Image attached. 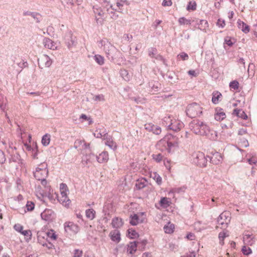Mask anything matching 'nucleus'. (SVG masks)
Masks as SVG:
<instances>
[{"label":"nucleus","instance_id":"nucleus-1","mask_svg":"<svg viewBox=\"0 0 257 257\" xmlns=\"http://www.w3.org/2000/svg\"><path fill=\"white\" fill-rule=\"evenodd\" d=\"M101 46L104 47V50L106 57L111 61H114L121 58L122 54L116 48L112 45L106 39L99 42Z\"/></svg>","mask_w":257,"mask_h":257},{"label":"nucleus","instance_id":"nucleus-2","mask_svg":"<svg viewBox=\"0 0 257 257\" xmlns=\"http://www.w3.org/2000/svg\"><path fill=\"white\" fill-rule=\"evenodd\" d=\"M191 130L196 134L206 135L209 132V127L202 121L194 119L189 123Z\"/></svg>","mask_w":257,"mask_h":257},{"label":"nucleus","instance_id":"nucleus-3","mask_svg":"<svg viewBox=\"0 0 257 257\" xmlns=\"http://www.w3.org/2000/svg\"><path fill=\"white\" fill-rule=\"evenodd\" d=\"M186 114L191 118H195L199 116L202 113V108L197 103H193L189 104L186 108Z\"/></svg>","mask_w":257,"mask_h":257},{"label":"nucleus","instance_id":"nucleus-4","mask_svg":"<svg viewBox=\"0 0 257 257\" xmlns=\"http://www.w3.org/2000/svg\"><path fill=\"white\" fill-rule=\"evenodd\" d=\"M193 162L200 167H205L207 163V159L204 154L201 152H195L192 155Z\"/></svg>","mask_w":257,"mask_h":257},{"label":"nucleus","instance_id":"nucleus-5","mask_svg":"<svg viewBox=\"0 0 257 257\" xmlns=\"http://www.w3.org/2000/svg\"><path fill=\"white\" fill-rule=\"evenodd\" d=\"M42 165L43 167L42 168L37 167L35 172H34V176L38 180L46 178L48 175V171L46 170V167L47 165L45 164H42Z\"/></svg>","mask_w":257,"mask_h":257},{"label":"nucleus","instance_id":"nucleus-6","mask_svg":"<svg viewBox=\"0 0 257 257\" xmlns=\"http://www.w3.org/2000/svg\"><path fill=\"white\" fill-rule=\"evenodd\" d=\"M229 215V212L227 211L221 213L217 218V221L218 223L223 226V227H226L230 221Z\"/></svg>","mask_w":257,"mask_h":257},{"label":"nucleus","instance_id":"nucleus-7","mask_svg":"<svg viewBox=\"0 0 257 257\" xmlns=\"http://www.w3.org/2000/svg\"><path fill=\"white\" fill-rule=\"evenodd\" d=\"M38 63L39 67L42 68L44 66L47 67H50L52 64V61L48 56L43 55L40 58L38 59Z\"/></svg>","mask_w":257,"mask_h":257},{"label":"nucleus","instance_id":"nucleus-8","mask_svg":"<svg viewBox=\"0 0 257 257\" xmlns=\"http://www.w3.org/2000/svg\"><path fill=\"white\" fill-rule=\"evenodd\" d=\"M129 3L128 1L126 0H120L119 1H117L116 3V7L112 5V4H109V7L111 8V10H114L115 11H117L120 13H122L123 11V7L125 6H128Z\"/></svg>","mask_w":257,"mask_h":257},{"label":"nucleus","instance_id":"nucleus-9","mask_svg":"<svg viewBox=\"0 0 257 257\" xmlns=\"http://www.w3.org/2000/svg\"><path fill=\"white\" fill-rule=\"evenodd\" d=\"M209 158L210 162L214 165H218L220 164L222 161V156L221 154L215 152L214 153H211V156H207Z\"/></svg>","mask_w":257,"mask_h":257},{"label":"nucleus","instance_id":"nucleus-10","mask_svg":"<svg viewBox=\"0 0 257 257\" xmlns=\"http://www.w3.org/2000/svg\"><path fill=\"white\" fill-rule=\"evenodd\" d=\"M145 128L148 131L151 132L157 135L160 134L162 132L161 128L160 126L155 125L152 123L145 124Z\"/></svg>","mask_w":257,"mask_h":257},{"label":"nucleus","instance_id":"nucleus-11","mask_svg":"<svg viewBox=\"0 0 257 257\" xmlns=\"http://www.w3.org/2000/svg\"><path fill=\"white\" fill-rule=\"evenodd\" d=\"M24 16H30L32 17L36 23H39L42 19L41 16L37 13L32 12L30 11H25L23 14Z\"/></svg>","mask_w":257,"mask_h":257},{"label":"nucleus","instance_id":"nucleus-12","mask_svg":"<svg viewBox=\"0 0 257 257\" xmlns=\"http://www.w3.org/2000/svg\"><path fill=\"white\" fill-rule=\"evenodd\" d=\"M92 156L95 157L97 161L100 163L106 162L108 160V154L106 152H103L98 156H95L94 154H92Z\"/></svg>","mask_w":257,"mask_h":257},{"label":"nucleus","instance_id":"nucleus-13","mask_svg":"<svg viewBox=\"0 0 257 257\" xmlns=\"http://www.w3.org/2000/svg\"><path fill=\"white\" fill-rule=\"evenodd\" d=\"M109 236L112 241L116 243L119 242L120 240V234L118 230L115 229L111 231L109 233Z\"/></svg>","mask_w":257,"mask_h":257},{"label":"nucleus","instance_id":"nucleus-14","mask_svg":"<svg viewBox=\"0 0 257 257\" xmlns=\"http://www.w3.org/2000/svg\"><path fill=\"white\" fill-rule=\"evenodd\" d=\"M43 43L45 48L52 50L56 48L55 43L48 38H45Z\"/></svg>","mask_w":257,"mask_h":257},{"label":"nucleus","instance_id":"nucleus-15","mask_svg":"<svg viewBox=\"0 0 257 257\" xmlns=\"http://www.w3.org/2000/svg\"><path fill=\"white\" fill-rule=\"evenodd\" d=\"M243 241L245 244L251 245L254 242V237L252 234H243Z\"/></svg>","mask_w":257,"mask_h":257},{"label":"nucleus","instance_id":"nucleus-16","mask_svg":"<svg viewBox=\"0 0 257 257\" xmlns=\"http://www.w3.org/2000/svg\"><path fill=\"white\" fill-rule=\"evenodd\" d=\"M238 27L244 33H247L249 32V26L241 21L240 20L237 21Z\"/></svg>","mask_w":257,"mask_h":257},{"label":"nucleus","instance_id":"nucleus-17","mask_svg":"<svg viewBox=\"0 0 257 257\" xmlns=\"http://www.w3.org/2000/svg\"><path fill=\"white\" fill-rule=\"evenodd\" d=\"M111 225L113 228H115L121 227L123 225L121 218L117 217L114 218L112 220Z\"/></svg>","mask_w":257,"mask_h":257},{"label":"nucleus","instance_id":"nucleus-18","mask_svg":"<svg viewBox=\"0 0 257 257\" xmlns=\"http://www.w3.org/2000/svg\"><path fill=\"white\" fill-rule=\"evenodd\" d=\"M147 184V181L145 178L138 180L136 183V187L138 190H141L145 187Z\"/></svg>","mask_w":257,"mask_h":257},{"label":"nucleus","instance_id":"nucleus-19","mask_svg":"<svg viewBox=\"0 0 257 257\" xmlns=\"http://www.w3.org/2000/svg\"><path fill=\"white\" fill-rule=\"evenodd\" d=\"M137 241L131 242L127 245V251L131 254L134 253L137 250Z\"/></svg>","mask_w":257,"mask_h":257},{"label":"nucleus","instance_id":"nucleus-20","mask_svg":"<svg viewBox=\"0 0 257 257\" xmlns=\"http://www.w3.org/2000/svg\"><path fill=\"white\" fill-rule=\"evenodd\" d=\"M65 229L66 231L70 230L74 233H77L79 230V227L77 225L71 222H69L68 224L65 226Z\"/></svg>","mask_w":257,"mask_h":257},{"label":"nucleus","instance_id":"nucleus-21","mask_svg":"<svg viewBox=\"0 0 257 257\" xmlns=\"http://www.w3.org/2000/svg\"><path fill=\"white\" fill-rule=\"evenodd\" d=\"M139 216L137 214H133L130 216V223L134 226L137 225L139 223Z\"/></svg>","mask_w":257,"mask_h":257},{"label":"nucleus","instance_id":"nucleus-22","mask_svg":"<svg viewBox=\"0 0 257 257\" xmlns=\"http://www.w3.org/2000/svg\"><path fill=\"white\" fill-rule=\"evenodd\" d=\"M166 144H167V147H168V149H169V150H170L171 148L172 147H174V146H177V143H172L171 142H168L167 140H166V139L165 138L159 141L158 144L159 145H162V144L165 145Z\"/></svg>","mask_w":257,"mask_h":257},{"label":"nucleus","instance_id":"nucleus-23","mask_svg":"<svg viewBox=\"0 0 257 257\" xmlns=\"http://www.w3.org/2000/svg\"><path fill=\"white\" fill-rule=\"evenodd\" d=\"M105 139H106V141L105 142V144L108 146L111 149L114 150L116 148V143H114L111 138H108L107 136L106 137Z\"/></svg>","mask_w":257,"mask_h":257},{"label":"nucleus","instance_id":"nucleus-24","mask_svg":"<svg viewBox=\"0 0 257 257\" xmlns=\"http://www.w3.org/2000/svg\"><path fill=\"white\" fill-rule=\"evenodd\" d=\"M120 74L121 76L125 81H129L131 78V75L128 73V71L125 69H120Z\"/></svg>","mask_w":257,"mask_h":257},{"label":"nucleus","instance_id":"nucleus-25","mask_svg":"<svg viewBox=\"0 0 257 257\" xmlns=\"http://www.w3.org/2000/svg\"><path fill=\"white\" fill-rule=\"evenodd\" d=\"M93 12L95 15V19L97 21V23H98L99 18H97V16H102L104 13L100 8H97V7L94 6L93 7Z\"/></svg>","mask_w":257,"mask_h":257},{"label":"nucleus","instance_id":"nucleus-26","mask_svg":"<svg viewBox=\"0 0 257 257\" xmlns=\"http://www.w3.org/2000/svg\"><path fill=\"white\" fill-rule=\"evenodd\" d=\"M85 214L87 218L92 220L95 217V211L93 209H88L86 210Z\"/></svg>","mask_w":257,"mask_h":257},{"label":"nucleus","instance_id":"nucleus-27","mask_svg":"<svg viewBox=\"0 0 257 257\" xmlns=\"http://www.w3.org/2000/svg\"><path fill=\"white\" fill-rule=\"evenodd\" d=\"M59 201L65 207H68L71 202L70 200L68 198L67 196L61 197Z\"/></svg>","mask_w":257,"mask_h":257},{"label":"nucleus","instance_id":"nucleus-28","mask_svg":"<svg viewBox=\"0 0 257 257\" xmlns=\"http://www.w3.org/2000/svg\"><path fill=\"white\" fill-rule=\"evenodd\" d=\"M174 225L169 222L164 227V231L167 233H172L174 231Z\"/></svg>","mask_w":257,"mask_h":257},{"label":"nucleus","instance_id":"nucleus-29","mask_svg":"<svg viewBox=\"0 0 257 257\" xmlns=\"http://www.w3.org/2000/svg\"><path fill=\"white\" fill-rule=\"evenodd\" d=\"M221 94L218 92H215L213 93V96L212 98V101L214 104H217L218 102L219 98L221 96Z\"/></svg>","mask_w":257,"mask_h":257},{"label":"nucleus","instance_id":"nucleus-30","mask_svg":"<svg viewBox=\"0 0 257 257\" xmlns=\"http://www.w3.org/2000/svg\"><path fill=\"white\" fill-rule=\"evenodd\" d=\"M50 141V136L47 134L45 135L44 136H43V137H42L41 142H42V144L44 146H47L49 144Z\"/></svg>","mask_w":257,"mask_h":257},{"label":"nucleus","instance_id":"nucleus-31","mask_svg":"<svg viewBox=\"0 0 257 257\" xmlns=\"http://www.w3.org/2000/svg\"><path fill=\"white\" fill-rule=\"evenodd\" d=\"M182 125L179 123H178L177 124L171 123L170 125H169L168 128L169 129L172 130L175 132H177L180 130Z\"/></svg>","mask_w":257,"mask_h":257},{"label":"nucleus","instance_id":"nucleus-32","mask_svg":"<svg viewBox=\"0 0 257 257\" xmlns=\"http://www.w3.org/2000/svg\"><path fill=\"white\" fill-rule=\"evenodd\" d=\"M194 21H191V20H188L186 19L185 17L180 18L178 20V22L180 25H191L192 22Z\"/></svg>","mask_w":257,"mask_h":257},{"label":"nucleus","instance_id":"nucleus-33","mask_svg":"<svg viewBox=\"0 0 257 257\" xmlns=\"http://www.w3.org/2000/svg\"><path fill=\"white\" fill-rule=\"evenodd\" d=\"M158 54V51L156 48L151 47L148 49L149 56L151 58H155Z\"/></svg>","mask_w":257,"mask_h":257},{"label":"nucleus","instance_id":"nucleus-34","mask_svg":"<svg viewBox=\"0 0 257 257\" xmlns=\"http://www.w3.org/2000/svg\"><path fill=\"white\" fill-rule=\"evenodd\" d=\"M64 2L67 5V8L70 9L74 13H77L74 8V3L73 0H63Z\"/></svg>","mask_w":257,"mask_h":257},{"label":"nucleus","instance_id":"nucleus-35","mask_svg":"<svg viewBox=\"0 0 257 257\" xmlns=\"http://www.w3.org/2000/svg\"><path fill=\"white\" fill-rule=\"evenodd\" d=\"M161 84L158 82L151 81L149 82V86L155 91L158 90V88Z\"/></svg>","mask_w":257,"mask_h":257},{"label":"nucleus","instance_id":"nucleus-36","mask_svg":"<svg viewBox=\"0 0 257 257\" xmlns=\"http://www.w3.org/2000/svg\"><path fill=\"white\" fill-rule=\"evenodd\" d=\"M95 61L99 64L102 65L104 63V58L99 55H96L94 57Z\"/></svg>","mask_w":257,"mask_h":257},{"label":"nucleus","instance_id":"nucleus-37","mask_svg":"<svg viewBox=\"0 0 257 257\" xmlns=\"http://www.w3.org/2000/svg\"><path fill=\"white\" fill-rule=\"evenodd\" d=\"M226 117L225 112H219V114H215L214 118L217 121H221Z\"/></svg>","mask_w":257,"mask_h":257},{"label":"nucleus","instance_id":"nucleus-38","mask_svg":"<svg viewBox=\"0 0 257 257\" xmlns=\"http://www.w3.org/2000/svg\"><path fill=\"white\" fill-rule=\"evenodd\" d=\"M127 232L132 238H135L138 236H139L138 233L134 229H128L127 230Z\"/></svg>","mask_w":257,"mask_h":257},{"label":"nucleus","instance_id":"nucleus-39","mask_svg":"<svg viewBox=\"0 0 257 257\" xmlns=\"http://www.w3.org/2000/svg\"><path fill=\"white\" fill-rule=\"evenodd\" d=\"M229 87L234 90H237L238 89L239 83L237 80L232 81L229 83Z\"/></svg>","mask_w":257,"mask_h":257},{"label":"nucleus","instance_id":"nucleus-40","mask_svg":"<svg viewBox=\"0 0 257 257\" xmlns=\"http://www.w3.org/2000/svg\"><path fill=\"white\" fill-rule=\"evenodd\" d=\"M159 203L162 207H166L169 205V201L168 198L166 197H163L161 199Z\"/></svg>","mask_w":257,"mask_h":257},{"label":"nucleus","instance_id":"nucleus-41","mask_svg":"<svg viewBox=\"0 0 257 257\" xmlns=\"http://www.w3.org/2000/svg\"><path fill=\"white\" fill-rule=\"evenodd\" d=\"M196 9V3L195 2H190L187 7V10L188 11L192 10L194 11Z\"/></svg>","mask_w":257,"mask_h":257},{"label":"nucleus","instance_id":"nucleus-42","mask_svg":"<svg viewBox=\"0 0 257 257\" xmlns=\"http://www.w3.org/2000/svg\"><path fill=\"white\" fill-rule=\"evenodd\" d=\"M226 235L225 232H220L218 235V238L219 239V243L223 245L224 244V239L226 237Z\"/></svg>","mask_w":257,"mask_h":257},{"label":"nucleus","instance_id":"nucleus-43","mask_svg":"<svg viewBox=\"0 0 257 257\" xmlns=\"http://www.w3.org/2000/svg\"><path fill=\"white\" fill-rule=\"evenodd\" d=\"M241 251L243 254L246 255H249L252 252L251 248L249 247H246L245 245L242 247Z\"/></svg>","mask_w":257,"mask_h":257},{"label":"nucleus","instance_id":"nucleus-44","mask_svg":"<svg viewBox=\"0 0 257 257\" xmlns=\"http://www.w3.org/2000/svg\"><path fill=\"white\" fill-rule=\"evenodd\" d=\"M80 119H82L84 120H87L88 121V124H91L93 123V120L92 118H91L90 117H88L86 114H82L79 117Z\"/></svg>","mask_w":257,"mask_h":257},{"label":"nucleus","instance_id":"nucleus-45","mask_svg":"<svg viewBox=\"0 0 257 257\" xmlns=\"http://www.w3.org/2000/svg\"><path fill=\"white\" fill-rule=\"evenodd\" d=\"M152 157L157 162H160L163 159V156L161 154H153Z\"/></svg>","mask_w":257,"mask_h":257},{"label":"nucleus","instance_id":"nucleus-46","mask_svg":"<svg viewBox=\"0 0 257 257\" xmlns=\"http://www.w3.org/2000/svg\"><path fill=\"white\" fill-rule=\"evenodd\" d=\"M26 206L28 211H32L34 209L35 204L33 202L28 201Z\"/></svg>","mask_w":257,"mask_h":257},{"label":"nucleus","instance_id":"nucleus-47","mask_svg":"<svg viewBox=\"0 0 257 257\" xmlns=\"http://www.w3.org/2000/svg\"><path fill=\"white\" fill-rule=\"evenodd\" d=\"M94 136L97 138H101L102 137H104V139H105L106 137L107 136V133L105 131L103 132H98L96 134L95 133L94 134Z\"/></svg>","mask_w":257,"mask_h":257},{"label":"nucleus","instance_id":"nucleus-48","mask_svg":"<svg viewBox=\"0 0 257 257\" xmlns=\"http://www.w3.org/2000/svg\"><path fill=\"white\" fill-rule=\"evenodd\" d=\"M6 158L3 151L0 150V164H3L6 162Z\"/></svg>","mask_w":257,"mask_h":257},{"label":"nucleus","instance_id":"nucleus-49","mask_svg":"<svg viewBox=\"0 0 257 257\" xmlns=\"http://www.w3.org/2000/svg\"><path fill=\"white\" fill-rule=\"evenodd\" d=\"M92 155H86L83 159H82V163L83 165H87L88 164V162H90V159L91 158V156Z\"/></svg>","mask_w":257,"mask_h":257},{"label":"nucleus","instance_id":"nucleus-50","mask_svg":"<svg viewBox=\"0 0 257 257\" xmlns=\"http://www.w3.org/2000/svg\"><path fill=\"white\" fill-rule=\"evenodd\" d=\"M178 57L182 59L183 60H188L189 58L188 55L185 52H182L178 55Z\"/></svg>","mask_w":257,"mask_h":257},{"label":"nucleus","instance_id":"nucleus-51","mask_svg":"<svg viewBox=\"0 0 257 257\" xmlns=\"http://www.w3.org/2000/svg\"><path fill=\"white\" fill-rule=\"evenodd\" d=\"M154 179L158 185H160L162 183V178L158 174L155 173Z\"/></svg>","mask_w":257,"mask_h":257},{"label":"nucleus","instance_id":"nucleus-52","mask_svg":"<svg viewBox=\"0 0 257 257\" xmlns=\"http://www.w3.org/2000/svg\"><path fill=\"white\" fill-rule=\"evenodd\" d=\"M184 188H175L171 190L170 192L173 193H179L182 192H184Z\"/></svg>","mask_w":257,"mask_h":257},{"label":"nucleus","instance_id":"nucleus-53","mask_svg":"<svg viewBox=\"0 0 257 257\" xmlns=\"http://www.w3.org/2000/svg\"><path fill=\"white\" fill-rule=\"evenodd\" d=\"M21 233L24 235V236H26L27 237H29L30 239H31L32 236V232L30 230H23V232H21Z\"/></svg>","mask_w":257,"mask_h":257},{"label":"nucleus","instance_id":"nucleus-54","mask_svg":"<svg viewBox=\"0 0 257 257\" xmlns=\"http://www.w3.org/2000/svg\"><path fill=\"white\" fill-rule=\"evenodd\" d=\"M93 100L95 101H104V96L102 94L95 95L93 97Z\"/></svg>","mask_w":257,"mask_h":257},{"label":"nucleus","instance_id":"nucleus-55","mask_svg":"<svg viewBox=\"0 0 257 257\" xmlns=\"http://www.w3.org/2000/svg\"><path fill=\"white\" fill-rule=\"evenodd\" d=\"M82 254V251L78 249L74 250L73 257H81Z\"/></svg>","mask_w":257,"mask_h":257},{"label":"nucleus","instance_id":"nucleus-56","mask_svg":"<svg viewBox=\"0 0 257 257\" xmlns=\"http://www.w3.org/2000/svg\"><path fill=\"white\" fill-rule=\"evenodd\" d=\"M14 228L16 231L20 232L21 233V232H23V226H22L19 224L15 225Z\"/></svg>","mask_w":257,"mask_h":257},{"label":"nucleus","instance_id":"nucleus-57","mask_svg":"<svg viewBox=\"0 0 257 257\" xmlns=\"http://www.w3.org/2000/svg\"><path fill=\"white\" fill-rule=\"evenodd\" d=\"M238 117H240L243 119H246L247 118V115L244 112V111H243L241 109L240 111V113H239Z\"/></svg>","mask_w":257,"mask_h":257},{"label":"nucleus","instance_id":"nucleus-58","mask_svg":"<svg viewBox=\"0 0 257 257\" xmlns=\"http://www.w3.org/2000/svg\"><path fill=\"white\" fill-rule=\"evenodd\" d=\"M47 236L53 240H55L57 238V235L55 233L53 232V231L52 232H48L47 233Z\"/></svg>","mask_w":257,"mask_h":257},{"label":"nucleus","instance_id":"nucleus-59","mask_svg":"<svg viewBox=\"0 0 257 257\" xmlns=\"http://www.w3.org/2000/svg\"><path fill=\"white\" fill-rule=\"evenodd\" d=\"M217 25L222 28H224L225 25V21L221 19H218L217 22Z\"/></svg>","mask_w":257,"mask_h":257},{"label":"nucleus","instance_id":"nucleus-60","mask_svg":"<svg viewBox=\"0 0 257 257\" xmlns=\"http://www.w3.org/2000/svg\"><path fill=\"white\" fill-rule=\"evenodd\" d=\"M113 10H111L109 12V13H108L110 16V18L112 19H114V20H116V19H117L118 16V15L116 14L115 13H114L113 12Z\"/></svg>","mask_w":257,"mask_h":257},{"label":"nucleus","instance_id":"nucleus-61","mask_svg":"<svg viewBox=\"0 0 257 257\" xmlns=\"http://www.w3.org/2000/svg\"><path fill=\"white\" fill-rule=\"evenodd\" d=\"M172 4L171 0H164L162 3V5L164 7L171 6Z\"/></svg>","mask_w":257,"mask_h":257},{"label":"nucleus","instance_id":"nucleus-62","mask_svg":"<svg viewBox=\"0 0 257 257\" xmlns=\"http://www.w3.org/2000/svg\"><path fill=\"white\" fill-rule=\"evenodd\" d=\"M26 148H27V149L28 150V151H32V152H34L35 151V150H37L38 149V147L37 146L36 144H35L34 146L32 148V147L31 146H29V145H25Z\"/></svg>","mask_w":257,"mask_h":257},{"label":"nucleus","instance_id":"nucleus-63","mask_svg":"<svg viewBox=\"0 0 257 257\" xmlns=\"http://www.w3.org/2000/svg\"><path fill=\"white\" fill-rule=\"evenodd\" d=\"M240 144L241 146L243 147H247L249 146V143L246 139H243L241 141Z\"/></svg>","mask_w":257,"mask_h":257},{"label":"nucleus","instance_id":"nucleus-64","mask_svg":"<svg viewBox=\"0 0 257 257\" xmlns=\"http://www.w3.org/2000/svg\"><path fill=\"white\" fill-rule=\"evenodd\" d=\"M60 191H68L67 185L64 183H61L60 185Z\"/></svg>","mask_w":257,"mask_h":257}]
</instances>
